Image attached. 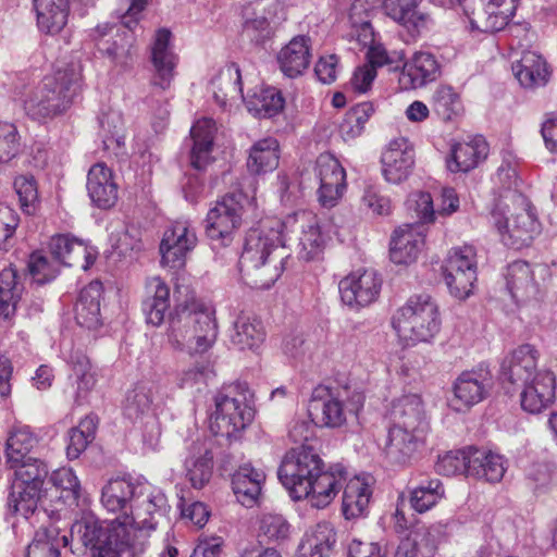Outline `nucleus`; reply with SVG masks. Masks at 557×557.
<instances>
[{"label":"nucleus","mask_w":557,"mask_h":557,"mask_svg":"<svg viewBox=\"0 0 557 557\" xmlns=\"http://www.w3.org/2000/svg\"><path fill=\"white\" fill-rule=\"evenodd\" d=\"M327 239V232L311 211H297L284 221L264 219L246 235L239 258L242 278L252 288H269L282 275L289 258L286 242L296 243L300 258L311 260L324 249Z\"/></svg>","instance_id":"nucleus-1"},{"label":"nucleus","mask_w":557,"mask_h":557,"mask_svg":"<svg viewBox=\"0 0 557 557\" xmlns=\"http://www.w3.org/2000/svg\"><path fill=\"white\" fill-rule=\"evenodd\" d=\"M136 495L129 513L100 521L85 512L73 523L72 535L89 549L90 557H134L137 546L144 545L164 513L166 497L146 480Z\"/></svg>","instance_id":"nucleus-2"},{"label":"nucleus","mask_w":557,"mask_h":557,"mask_svg":"<svg viewBox=\"0 0 557 557\" xmlns=\"http://www.w3.org/2000/svg\"><path fill=\"white\" fill-rule=\"evenodd\" d=\"M277 475L294 500L305 499L317 509L327 507L347 481V472L341 465L324 471L322 459L310 446L287 451Z\"/></svg>","instance_id":"nucleus-3"},{"label":"nucleus","mask_w":557,"mask_h":557,"mask_svg":"<svg viewBox=\"0 0 557 557\" xmlns=\"http://www.w3.org/2000/svg\"><path fill=\"white\" fill-rule=\"evenodd\" d=\"M218 334L215 309L205 301L191 299L170 313L166 342L175 351L205 354L212 348Z\"/></svg>","instance_id":"nucleus-4"},{"label":"nucleus","mask_w":557,"mask_h":557,"mask_svg":"<svg viewBox=\"0 0 557 557\" xmlns=\"http://www.w3.org/2000/svg\"><path fill=\"white\" fill-rule=\"evenodd\" d=\"M391 414L393 425L385 450L394 460L406 462L425 445L430 432L421 397L409 394L397 398L392 405Z\"/></svg>","instance_id":"nucleus-5"},{"label":"nucleus","mask_w":557,"mask_h":557,"mask_svg":"<svg viewBox=\"0 0 557 557\" xmlns=\"http://www.w3.org/2000/svg\"><path fill=\"white\" fill-rule=\"evenodd\" d=\"M491 218L504 244L517 249L528 246L541 232L534 208L516 190H508L502 196Z\"/></svg>","instance_id":"nucleus-6"},{"label":"nucleus","mask_w":557,"mask_h":557,"mask_svg":"<svg viewBox=\"0 0 557 557\" xmlns=\"http://www.w3.org/2000/svg\"><path fill=\"white\" fill-rule=\"evenodd\" d=\"M392 325L403 341L428 343L441 329L438 305L429 294L412 295L396 310Z\"/></svg>","instance_id":"nucleus-7"},{"label":"nucleus","mask_w":557,"mask_h":557,"mask_svg":"<svg viewBox=\"0 0 557 557\" xmlns=\"http://www.w3.org/2000/svg\"><path fill=\"white\" fill-rule=\"evenodd\" d=\"M79 82L81 74L73 69L45 77L24 101L26 114L33 120L42 121L64 112L77 95Z\"/></svg>","instance_id":"nucleus-8"},{"label":"nucleus","mask_w":557,"mask_h":557,"mask_svg":"<svg viewBox=\"0 0 557 557\" xmlns=\"http://www.w3.org/2000/svg\"><path fill=\"white\" fill-rule=\"evenodd\" d=\"M321 400V423L327 428H341L356 419L363 407L362 392L349 383L335 384L317 389Z\"/></svg>","instance_id":"nucleus-9"},{"label":"nucleus","mask_w":557,"mask_h":557,"mask_svg":"<svg viewBox=\"0 0 557 557\" xmlns=\"http://www.w3.org/2000/svg\"><path fill=\"white\" fill-rule=\"evenodd\" d=\"M444 280L453 297L465 300L473 293L476 282L475 250L472 246L453 248L445 262Z\"/></svg>","instance_id":"nucleus-10"},{"label":"nucleus","mask_w":557,"mask_h":557,"mask_svg":"<svg viewBox=\"0 0 557 557\" xmlns=\"http://www.w3.org/2000/svg\"><path fill=\"white\" fill-rule=\"evenodd\" d=\"M253 418L252 408L246 398L219 394L215 410L210 418V430L214 435L231 438L244 430Z\"/></svg>","instance_id":"nucleus-11"},{"label":"nucleus","mask_w":557,"mask_h":557,"mask_svg":"<svg viewBox=\"0 0 557 557\" xmlns=\"http://www.w3.org/2000/svg\"><path fill=\"white\" fill-rule=\"evenodd\" d=\"M242 195H226L209 210L206 233L211 240L221 242L224 246L228 245L232 234L242 223Z\"/></svg>","instance_id":"nucleus-12"},{"label":"nucleus","mask_w":557,"mask_h":557,"mask_svg":"<svg viewBox=\"0 0 557 557\" xmlns=\"http://www.w3.org/2000/svg\"><path fill=\"white\" fill-rule=\"evenodd\" d=\"M315 177L319 182L318 200L325 208L335 207L346 188V171L331 153H321L315 161Z\"/></svg>","instance_id":"nucleus-13"},{"label":"nucleus","mask_w":557,"mask_h":557,"mask_svg":"<svg viewBox=\"0 0 557 557\" xmlns=\"http://www.w3.org/2000/svg\"><path fill=\"white\" fill-rule=\"evenodd\" d=\"M492 388L488 370L479 368L461 372L453 384L450 406L456 411H465L484 400Z\"/></svg>","instance_id":"nucleus-14"},{"label":"nucleus","mask_w":557,"mask_h":557,"mask_svg":"<svg viewBox=\"0 0 557 557\" xmlns=\"http://www.w3.org/2000/svg\"><path fill=\"white\" fill-rule=\"evenodd\" d=\"M171 38L172 34L169 29L160 28L156 32L150 46V62L153 67L150 84L160 90L170 89L178 63Z\"/></svg>","instance_id":"nucleus-15"},{"label":"nucleus","mask_w":557,"mask_h":557,"mask_svg":"<svg viewBox=\"0 0 557 557\" xmlns=\"http://www.w3.org/2000/svg\"><path fill=\"white\" fill-rule=\"evenodd\" d=\"M338 288L345 305L351 308L366 307L379 298L382 278L374 270H358L341 280Z\"/></svg>","instance_id":"nucleus-16"},{"label":"nucleus","mask_w":557,"mask_h":557,"mask_svg":"<svg viewBox=\"0 0 557 557\" xmlns=\"http://www.w3.org/2000/svg\"><path fill=\"white\" fill-rule=\"evenodd\" d=\"M519 0H490L485 5L480 1L473 7L471 2L465 8L471 29L483 33H494L504 29L515 15Z\"/></svg>","instance_id":"nucleus-17"},{"label":"nucleus","mask_w":557,"mask_h":557,"mask_svg":"<svg viewBox=\"0 0 557 557\" xmlns=\"http://www.w3.org/2000/svg\"><path fill=\"white\" fill-rule=\"evenodd\" d=\"M197 245L195 230L187 220L175 221L163 234L160 244L162 263L170 268H181L186 256Z\"/></svg>","instance_id":"nucleus-18"},{"label":"nucleus","mask_w":557,"mask_h":557,"mask_svg":"<svg viewBox=\"0 0 557 557\" xmlns=\"http://www.w3.org/2000/svg\"><path fill=\"white\" fill-rule=\"evenodd\" d=\"M520 394L521 408L532 414L546 410L555 400L556 376L547 369H542L534 377L522 383Z\"/></svg>","instance_id":"nucleus-19"},{"label":"nucleus","mask_w":557,"mask_h":557,"mask_svg":"<svg viewBox=\"0 0 557 557\" xmlns=\"http://www.w3.org/2000/svg\"><path fill=\"white\" fill-rule=\"evenodd\" d=\"M382 173L386 182L400 184L406 181L414 164V153L406 138L392 140L381 158Z\"/></svg>","instance_id":"nucleus-20"},{"label":"nucleus","mask_w":557,"mask_h":557,"mask_svg":"<svg viewBox=\"0 0 557 557\" xmlns=\"http://www.w3.org/2000/svg\"><path fill=\"white\" fill-rule=\"evenodd\" d=\"M425 233L421 223L403 224L396 228L391 240V260L396 264L416 261L424 246Z\"/></svg>","instance_id":"nucleus-21"},{"label":"nucleus","mask_w":557,"mask_h":557,"mask_svg":"<svg viewBox=\"0 0 557 557\" xmlns=\"http://www.w3.org/2000/svg\"><path fill=\"white\" fill-rule=\"evenodd\" d=\"M537 349L530 344H523L507 355L502 362L504 379L512 384H522L534 377L539 359Z\"/></svg>","instance_id":"nucleus-22"},{"label":"nucleus","mask_w":557,"mask_h":557,"mask_svg":"<svg viewBox=\"0 0 557 557\" xmlns=\"http://www.w3.org/2000/svg\"><path fill=\"white\" fill-rule=\"evenodd\" d=\"M438 75L440 65L435 57L430 52L418 51L405 62L399 83L405 89H416L435 81Z\"/></svg>","instance_id":"nucleus-23"},{"label":"nucleus","mask_w":557,"mask_h":557,"mask_svg":"<svg viewBox=\"0 0 557 557\" xmlns=\"http://www.w3.org/2000/svg\"><path fill=\"white\" fill-rule=\"evenodd\" d=\"M184 460L185 476L194 488L200 490L212 476L213 456L203 441H195L187 448Z\"/></svg>","instance_id":"nucleus-24"},{"label":"nucleus","mask_w":557,"mask_h":557,"mask_svg":"<svg viewBox=\"0 0 557 557\" xmlns=\"http://www.w3.org/2000/svg\"><path fill=\"white\" fill-rule=\"evenodd\" d=\"M349 18L352 26L359 27L361 30V33L357 35L358 40L361 41L363 46L370 45L367 52L368 65L376 70L377 66L391 63L392 60L386 49L380 44H374L373 29L368 20V12L363 7L362 0H356L351 4Z\"/></svg>","instance_id":"nucleus-25"},{"label":"nucleus","mask_w":557,"mask_h":557,"mask_svg":"<svg viewBox=\"0 0 557 557\" xmlns=\"http://www.w3.org/2000/svg\"><path fill=\"white\" fill-rule=\"evenodd\" d=\"M87 191L91 201L99 208L108 209L117 200V184L113 173L104 163L94 164L87 175Z\"/></svg>","instance_id":"nucleus-26"},{"label":"nucleus","mask_w":557,"mask_h":557,"mask_svg":"<svg viewBox=\"0 0 557 557\" xmlns=\"http://www.w3.org/2000/svg\"><path fill=\"white\" fill-rule=\"evenodd\" d=\"M311 62V40L307 36H296L277 53V63L282 73L290 78L298 77Z\"/></svg>","instance_id":"nucleus-27"},{"label":"nucleus","mask_w":557,"mask_h":557,"mask_svg":"<svg viewBox=\"0 0 557 557\" xmlns=\"http://www.w3.org/2000/svg\"><path fill=\"white\" fill-rule=\"evenodd\" d=\"M145 482L143 479L116 478L110 480L103 487L101 493V503L103 507L111 512L132 509V503L137 496V491Z\"/></svg>","instance_id":"nucleus-28"},{"label":"nucleus","mask_w":557,"mask_h":557,"mask_svg":"<svg viewBox=\"0 0 557 557\" xmlns=\"http://www.w3.org/2000/svg\"><path fill=\"white\" fill-rule=\"evenodd\" d=\"M506 285L516 302L530 301L535 299L539 294L534 271L525 261L518 260L508 265Z\"/></svg>","instance_id":"nucleus-29"},{"label":"nucleus","mask_w":557,"mask_h":557,"mask_svg":"<svg viewBox=\"0 0 557 557\" xmlns=\"http://www.w3.org/2000/svg\"><path fill=\"white\" fill-rule=\"evenodd\" d=\"M373 479L370 475H356L346 482L343 493V512L346 519L364 515L372 496Z\"/></svg>","instance_id":"nucleus-30"},{"label":"nucleus","mask_w":557,"mask_h":557,"mask_svg":"<svg viewBox=\"0 0 557 557\" xmlns=\"http://www.w3.org/2000/svg\"><path fill=\"white\" fill-rule=\"evenodd\" d=\"M488 154V145L482 136L469 141L457 143L447 159V169L453 172H468L474 169Z\"/></svg>","instance_id":"nucleus-31"},{"label":"nucleus","mask_w":557,"mask_h":557,"mask_svg":"<svg viewBox=\"0 0 557 557\" xmlns=\"http://www.w3.org/2000/svg\"><path fill=\"white\" fill-rule=\"evenodd\" d=\"M512 71L524 88L543 87L550 78L546 60L534 51H524L521 59L512 65Z\"/></svg>","instance_id":"nucleus-32"},{"label":"nucleus","mask_w":557,"mask_h":557,"mask_svg":"<svg viewBox=\"0 0 557 557\" xmlns=\"http://www.w3.org/2000/svg\"><path fill=\"white\" fill-rule=\"evenodd\" d=\"M67 363L71 368L69 379L74 387V400L82 405L96 385L95 372L88 357L79 350L71 352Z\"/></svg>","instance_id":"nucleus-33"},{"label":"nucleus","mask_w":557,"mask_h":557,"mask_svg":"<svg viewBox=\"0 0 557 557\" xmlns=\"http://www.w3.org/2000/svg\"><path fill=\"white\" fill-rule=\"evenodd\" d=\"M215 133V123L212 119L198 120L190 129L193 147L190 150V164L197 170L205 169L211 162V151Z\"/></svg>","instance_id":"nucleus-34"},{"label":"nucleus","mask_w":557,"mask_h":557,"mask_svg":"<svg viewBox=\"0 0 557 557\" xmlns=\"http://www.w3.org/2000/svg\"><path fill=\"white\" fill-rule=\"evenodd\" d=\"M102 285L98 281L84 287L75 304L74 312L76 322L86 329H96L100 325V297Z\"/></svg>","instance_id":"nucleus-35"},{"label":"nucleus","mask_w":557,"mask_h":557,"mask_svg":"<svg viewBox=\"0 0 557 557\" xmlns=\"http://www.w3.org/2000/svg\"><path fill=\"white\" fill-rule=\"evenodd\" d=\"M336 542V533L330 522L323 521L307 531L298 546V557H327Z\"/></svg>","instance_id":"nucleus-36"},{"label":"nucleus","mask_w":557,"mask_h":557,"mask_svg":"<svg viewBox=\"0 0 557 557\" xmlns=\"http://www.w3.org/2000/svg\"><path fill=\"white\" fill-rule=\"evenodd\" d=\"M468 467H470V476L490 483L499 482L507 470L503 456L476 448H470V465Z\"/></svg>","instance_id":"nucleus-37"},{"label":"nucleus","mask_w":557,"mask_h":557,"mask_svg":"<svg viewBox=\"0 0 557 557\" xmlns=\"http://www.w3.org/2000/svg\"><path fill=\"white\" fill-rule=\"evenodd\" d=\"M265 475L262 470L246 463L239 467L232 479L237 499L245 506H251L261 493Z\"/></svg>","instance_id":"nucleus-38"},{"label":"nucleus","mask_w":557,"mask_h":557,"mask_svg":"<svg viewBox=\"0 0 557 557\" xmlns=\"http://www.w3.org/2000/svg\"><path fill=\"white\" fill-rule=\"evenodd\" d=\"M148 297L143 304L146 320L153 326H159L170 308V288L158 276L151 277L147 283Z\"/></svg>","instance_id":"nucleus-39"},{"label":"nucleus","mask_w":557,"mask_h":557,"mask_svg":"<svg viewBox=\"0 0 557 557\" xmlns=\"http://www.w3.org/2000/svg\"><path fill=\"white\" fill-rule=\"evenodd\" d=\"M278 10L280 4L272 0H258L248 4L243 10L244 29L260 33L262 37L268 36Z\"/></svg>","instance_id":"nucleus-40"},{"label":"nucleus","mask_w":557,"mask_h":557,"mask_svg":"<svg viewBox=\"0 0 557 557\" xmlns=\"http://www.w3.org/2000/svg\"><path fill=\"white\" fill-rule=\"evenodd\" d=\"M39 436L28 425L14 426L5 442V458L8 466L20 462L32 454L39 445Z\"/></svg>","instance_id":"nucleus-41"},{"label":"nucleus","mask_w":557,"mask_h":557,"mask_svg":"<svg viewBox=\"0 0 557 557\" xmlns=\"http://www.w3.org/2000/svg\"><path fill=\"white\" fill-rule=\"evenodd\" d=\"M95 32L99 50L111 58L112 61L119 62L128 54L133 44L131 30L120 34V29L106 24L97 26Z\"/></svg>","instance_id":"nucleus-42"},{"label":"nucleus","mask_w":557,"mask_h":557,"mask_svg":"<svg viewBox=\"0 0 557 557\" xmlns=\"http://www.w3.org/2000/svg\"><path fill=\"white\" fill-rule=\"evenodd\" d=\"M37 23L41 30L55 34L66 24L69 0H34Z\"/></svg>","instance_id":"nucleus-43"},{"label":"nucleus","mask_w":557,"mask_h":557,"mask_svg":"<svg viewBox=\"0 0 557 557\" xmlns=\"http://www.w3.org/2000/svg\"><path fill=\"white\" fill-rule=\"evenodd\" d=\"M278 141L273 137H267L251 146L247 168L252 174H263L275 170L278 165Z\"/></svg>","instance_id":"nucleus-44"},{"label":"nucleus","mask_w":557,"mask_h":557,"mask_svg":"<svg viewBox=\"0 0 557 557\" xmlns=\"http://www.w3.org/2000/svg\"><path fill=\"white\" fill-rule=\"evenodd\" d=\"M154 386L148 382L137 383L129 389L123 407L124 414L131 420L150 417L154 411Z\"/></svg>","instance_id":"nucleus-45"},{"label":"nucleus","mask_w":557,"mask_h":557,"mask_svg":"<svg viewBox=\"0 0 557 557\" xmlns=\"http://www.w3.org/2000/svg\"><path fill=\"white\" fill-rule=\"evenodd\" d=\"M41 487L42 484L13 479L8 498L9 506L27 518L37 508Z\"/></svg>","instance_id":"nucleus-46"},{"label":"nucleus","mask_w":557,"mask_h":557,"mask_svg":"<svg viewBox=\"0 0 557 557\" xmlns=\"http://www.w3.org/2000/svg\"><path fill=\"white\" fill-rule=\"evenodd\" d=\"M264 331L261 322L249 317H239L234 323L232 344L240 350L258 351L264 342Z\"/></svg>","instance_id":"nucleus-47"},{"label":"nucleus","mask_w":557,"mask_h":557,"mask_svg":"<svg viewBox=\"0 0 557 557\" xmlns=\"http://www.w3.org/2000/svg\"><path fill=\"white\" fill-rule=\"evenodd\" d=\"M23 293L14 269L8 268L0 272V315L10 319L15 314L16 306Z\"/></svg>","instance_id":"nucleus-48"},{"label":"nucleus","mask_w":557,"mask_h":557,"mask_svg":"<svg viewBox=\"0 0 557 557\" xmlns=\"http://www.w3.org/2000/svg\"><path fill=\"white\" fill-rule=\"evenodd\" d=\"M211 84L216 101L223 106L228 98L243 97L242 74L235 63L223 67Z\"/></svg>","instance_id":"nucleus-49"},{"label":"nucleus","mask_w":557,"mask_h":557,"mask_svg":"<svg viewBox=\"0 0 557 557\" xmlns=\"http://www.w3.org/2000/svg\"><path fill=\"white\" fill-rule=\"evenodd\" d=\"M50 255L63 265L73 267L87 257V247L83 242L70 235L53 236L49 244Z\"/></svg>","instance_id":"nucleus-50"},{"label":"nucleus","mask_w":557,"mask_h":557,"mask_svg":"<svg viewBox=\"0 0 557 557\" xmlns=\"http://www.w3.org/2000/svg\"><path fill=\"white\" fill-rule=\"evenodd\" d=\"M419 0H383V10L391 18L409 30H419L424 25V16L418 12Z\"/></svg>","instance_id":"nucleus-51"},{"label":"nucleus","mask_w":557,"mask_h":557,"mask_svg":"<svg viewBox=\"0 0 557 557\" xmlns=\"http://www.w3.org/2000/svg\"><path fill=\"white\" fill-rule=\"evenodd\" d=\"M444 495L445 488L441 480H425L411 491L410 504L417 512L422 513L434 507Z\"/></svg>","instance_id":"nucleus-52"},{"label":"nucleus","mask_w":557,"mask_h":557,"mask_svg":"<svg viewBox=\"0 0 557 557\" xmlns=\"http://www.w3.org/2000/svg\"><path fill=\"white\" fill-rule=\"evenodd\" d=\"M97 429V419L87 416L82 419L77 426L69 432V443L66 455L70 459H76L86 449L87 445L94 440Z\"/></svg>","instance_id":"nucleus-53"},{"label":"nucleus","mask_w":557,"mask_h":557,"mask_svg":"<svg viewBox=\"0 0 557 557\" xmlns=\"http://www.w3.org/2000/svg\"><path fill=\"white\" fill-rule=\"evenodd\" d=\"M66 541L65 535L59 536L57 529L39 530L28 545L27 557H60V545Z\"/></svg>","instance_id":"nucleus-54"},{"label":"nucleus","mask_w":557,"mask_h":557,"mask_svg":"<svg viewBox=\"0 0 557 557\" xmlns=\"http://www.w3.org/2000/svg\"><path fill=\"white\" fill-rule=\"evenodd\" d=\"M247 108L257 117H272L284 108V99L275 88H264L247 102Z\"/></svg>","instance_id":"nucleus-55"},{"label":"nucleus","mask_w":557,"mask_h":557,"mask_svg":"<svg viewBox=\"0 0 557 557\" xmlns=\"http://www.w3.org/2000/svg\"><path fill=\"white\" fill-rule=\"evenodd\" d=\"M112 248L123 257H131L141 249L140 231L136 226L119 224L110 233Z\"/></svg>","instance_id":"nucleus-56"},{"label":"nucleus","mask_w":557,"mask_h":557,"mask_svg":"<svg viewBox=\"0 0 557 557\" xmlns=\"http://www.w3.org/2000/svg\"><path fill=\"white\" fill-rule=\"evenodd\" d=\"M99 125L106 149L124 145V119L119 110L103 112L99 117Z\"/></svg>","instance_id":"nucleus-57"},{"label":"nucleus","mask_w":557,"mask_h":557,"mask_svg":"<svg viewBox=\"0 0 557 557\" xmlns=\"http://www.w3.org/2000/svg\"><path fill=\"white\" fill-rule=\"evenodd\" d=\"M290 536V524L280 513H264L259 520V537L267 543H284Z\"/></svg>","instance_id":"nucleus-58"},{"label":"nucleus","mask_w":557,"mask_h":557,"mask_svg":"<svg viewBox=\"0 0 557 557\" xmlns=\"http://www.w3.org/2000/svg\"><path fill=\"white\" fill-rule=\"evenodd\" d=\"M470 448L450 450L441 456L435 465L436 471L443 475L466 474L470 476Z\"/></svg>","instance_id":"nucleus-59"},{"label":"nucleus","mask_w":557,"mask_h":557,"mask_svg":"<svg viewBox=\"0 0 557 557\" xmlns=\"http://www.w3.org/2000/svg\"><path fill=\"white\" fill-rule=\"evenodd\" d=\"M59 263L52 256L49 258L41 252H34L29 257L28 270L33 280L38 284H44L53 280L59 271Z\"/></svg>","instance_id":"nucleus-60"},{"label":"nucleus","mask_w":557,"mask_h":557,"mask_svg":"<svg viewBox=\"0 0 557 557\" xmlns=\"http://www.w3.org/2000/svg\"><path fill=\"white\" fill-rule=\"evenodd\" d=\"M14 471L13 479L42 484L48 475L47 465L34 456L9 466Z\"/></svg>","instance_id":"nucleus-61"},{"label":"nucleus","mask_w":557,"mask_h":557,"mask_svg":"<svg viewBox=\"0 0 557 557\" xmlns=\"http://www.w3.org/2000/svg\"><path fill=\"white\" fill-rule=\"evenodd\" d=\"M407 207L413 211L416 216L420 220L419 223H431L434 221L436 211L433 208V199L429 193L414 191L407 200Z\"/></svg>","instance_id":"nucleus-62"},{"label":"nucleus","mask_w":557,"mask_h":557,"mask_svg":"<svg viewBox=\"0 0 557 557\" xmlns=\"http://www.w3.org/2000/svg\"><path fill=\"white\" fill-rule=\"evenodd\" d=\"M18 150V134L14 124L0 121V163L9 162Z\"/></svg>","instance_id":"nucleus-63"},{"label":"nucleus","mask_w":557,"mask_h":557,"mask_svg":"<svg viewBox=\"0 0 557 557\" xmlns=\"http://www.w3.org/2000/svg\"><path fill=\"white\" fill-rule=\"evenodd\" d=\"M434 110L444 119L456 112L459 97L450 86H440L433 94Z\"/></svg>","instance_id":"nucleus-64"}]
</instances>
